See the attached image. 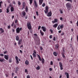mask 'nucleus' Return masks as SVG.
I'll list each match as a JSON object with an SVG mask.
<instances>
[{
    "mask_svg": "<svg viewBox=\"0 0 78 78\" xmlns=\"http://www.w3.org/2000/svg\"><path fill=\"white\" fill-rule=\"evenodd\" d=\"M63 28H64V25H63V24H62L61 25H59L57 27V30H61V29L62 30Z\"/></svg>",
    "mask_w": 78,
    "mask_h": 78,
    "instance_id": "obj_1",
    "label": "nucleus"
},
{
    "mask_svg": "<svg viewBox=\"0 0 78 78\" xmlns=\"http://www.w3.org/2000/svg\"><path fill=\"white\" fill-rule=\"evenodd\" d=\"M66 8L68 10H70L71 8V4L69 3H68L66 4Z\"/></svg>",
    "mask_w": 78,
    "mask_h": 78,
    "instance_id": "obj_2",
    "label": "nucleus"
},
{
    "mask_svg": "<svg viewBox=\"0 0 78 78\" xmlns=\"http://www.w3.org/2000/svg\"><path fill=\"white\" fill-rule=\"evenodd\" d=\"M34 53H33L32 55L33 56V58H36V50H34L33 51Z\"/></svg>",
    "mask_w": 78,
    "mask_h": 78,
    "instance_id": "obj_3",
    "label": "nucleus"
},
{
    "mask_svg": "<svg viewBox=\"0 0 78 78\" xmlns=\"http://www.w3.org/2000/svg\"><path fill=\"white\" fill-rule=\"evenodd\" d=\"M27 27L28 29H31V24L30 23H27Z\"/></svg>",
    "mask_w": 78,
    "mask_h": 78,
    "instance_id": "obj_4",
    "label": "nucleus"
},
{
    "mask_svg": "<svg viewBox=\"0 0 78 78\" xmlns=\"http://www.w3.org/2000/svg\"><path fill=\"white\" fill-rule=\"evenodd\" d=\"M34 35L35 36L34 37V39H36V40H37V39L38 41H39V38L37 37V35L36 34H34Z\"/></svg>",
    "mask_w": 78,
    "mask_h": 78,
    "instance_id": "obj_5",
    "label": "nucleus"
},
{
    "mask_svg": "<svg viewBox=\"0 0 78 78\" xmlns=\"http://www.w3.org/2000/svg\"><path fill=\"white\" fill-rule=\"evenodd\" d=\"M15 59L16 61V63L17 64H18L19 63V58H18V57L16 56H15Z\"/></svg>",
    "mask_w": 78,
    "mask_h": 78,
    "instance_id": "obj_6",
    "label": "nucleus"
},
{
    "mask_svg": "<svg viewBox=\"0 0 78 78\" xmlns=\"http://www.w3.org/2000/svg\"><path fill=\"white\" fill-rule=\"evenodd\" d=\"M59 65L60 68V70H63V68L62 67V64L61 62H59Z\"/></svg>",
    "mask_w": 78,
    "mask_h": 78,
    "instance_id": "obj_7",
    "label": "nucleus"
},
{
    "mask_svg": "<svg viewBox=\"0 0 78 78\" xmlns=\"http://www.w3.org/2000/svg\"><path fill=\"white\" fill-rule=\"evenodd\" d=\"M41 29L43 31H44V32H45V31H46V30H47L46 27L44 26H42L41 27Z\"/></svg>",
    "mask_w": 78,
    "mask_h": 78,
    "instance_id": "obj_8",
    "label": "nucleus"
},
{
    "mask_svg": "<svg viewBox=\"0 0 78 78\" xmlns=\"http://www.w3.org/2000/svg\"><path fill=\"white\" fill-rule=\"evenodd\" d=\"M59 48V44H57L55 46V48L56 50H58Z\"/></svg>",
    "mask_w": 78,
    "mask_h": 78,
    "instance_id": "obj_9",
    "label": "nucleus"
},
{
    "mask_svg": "<svg viewBox=\"0 0 78 78\" xmlns=\"http://www.w3.org/2000/svg\"><path fill=\"white\" fill-rule=\"evenodd\" d=\"M26 5V4H25V2H23V6L22 8V9L23 10L24 8H25V6Z\"/></svg>",
    "mask_w": 78,
    "mask_h": 78,
    "instance_id": "obj_10",
    "label": "nucleus"
},
{
    "mask_svg": "<svg viewBox=\"0 0 78 78\" xmlns=\"http://www.w3.org/2000/svg\"><path fill=\"white\" fill-rule=\"evenodd\" d=\"M20 31V28H19V27L17 28L16 29V33H19Z\"/></svg>",
    "mask_w": 78,
    "mask_h": 78,
    "instance_id": "obj_11",
    "label": "nucleus"
},
{
    "mask_svg": "<svg viewBox=\"0 0 78 78\" xmlns=\"http://www.w3.org/2000/svg\"><path fill=\"white\" fill-rule=\"evenodd\" d=\"M51 15H52V13H51V11L48 13V17H51Z\"/></svg>",
    "mask_w": 78,
    "mask_h": 78,
    "instance_id": "obj_12",
    "label": "nucleus"
},
{
    "mask_svg": "<svg viewBox=\"0 0 78 78\" xmlns=\"http://www.w3.org/2000/svg\"><path fill=\"white\" fill-rule=\"evenodd\" d=\"M0 31H1L0 32V34H1L2 33H4V30H3L2 28H0Z\"/></svg>",
    "mask_w": 78,
    "mask_h": 78,
    "instance_id": "obj_13",
    "label": "nucleus"
},
{
    "mask_svg": "<svg viewBox=\"0 0 78 78\" xmlns=\"http://www.w3.org/2000/svg\"><path fill=\"white\" fill-rule=\"evenodd\" d=\"M65 75H66V78H69V74L68 73H67L66 72L65 73Z\"/></svg>",
    "mask_w": 78,
    "mask_h": 78,
    "instance_id": "obj_14",
    "label": "nucleus"
},
{
    "mask_svg": "<svg viewBox=\"0 0 78 78\" xmlns=\"http://www.w3.org/2000/svg\"><path fill=\"white\" fill-rule=\"evenodd\" d=\"M34 6L36 7L37 8L38 6L37 5V2H36V0L34 1Z\"/></svg>",
    "mask_w": 78,
    "mask_h": 78,
    "instance_id": "obj_15",
    "label": "nucleus"
},
{
    "mask_svg": "<svg viewBox=\"0 0 78 78\" xmlns=\"http://www.w3.org/2000/svg\"><path fill=\"white\" fill-rule=\"evenodd\" d=\"M18 42V45H20V44L22 43V39H21L19 40Z\"/></svg>",
    "mask_w": 78,
    "mask_h": 78,
    "instance_id": "obj_16",
    "label": "nucleus"
},
{
    "mask_svg": "<svg viewBox=\"0 0 78 78\" xmlns=\"http://www.w3.org/2000/svg\"><path fill=\"white\" fill-rule=\"evenodd\" d=\"M4 58L5 59H6V60H8V56H9V55H4Z\"/></svg>",
    "mask_w": 78,
    "mask_h": 78,
    "instance_id": "obj_17",
    "label": "nucleus"
},
{
    "mask_svg": "<svg viewBox=\"0 0 78 78\" xmlns=\"http://www.w3.org/2000/svg\"><path fill=\"white\" fill-rule=\"evenodd\" d=\"M43 1V0H39V5H41L42 4Z\"/></svg>",
    "mask_w": 78,
    "mask_h": 78,
    "instance_id": "obj_18",
    "label": "nucleus"
},
{
    "mask_svg": "<svg viewBox=\"0 0 78 78\" xmlns=\"http://www.w3.org/2000/svg\"><path fill=\"white\" fill-rule=\"evenodd\" d=\"M40 33L41 36H44V33L43 31H42L41 30L40 31Z\"/></svg>",
    "mask_w": 78,
    "mask_h": 78,
    "instance_id": "obj_19",
    "label": "nucleus"
},
{
    "mask_svg": "<svg viewBox=\"0 0 78 78\" xmlns=\"http://www.w3.org/2000/svg\"><path fill=\"white\" fill-rule=\"evenodd\" d=\"M58 25V23L55 24L53 25V27L55 28H57Z\"/></svg>",
    "mask_w": 78,
    "mask_h": 78,
    "instance_id": "obj_20",
    "label": "nucleus"
},
{
    "mask_svg": "<svg viewBox=\"0 0 78 78\" xmlns=\"http://www.w3.org/2000/svg\"><path fill=\"white\" fill-rule=\"evenodd\" d=\"M16 39L17 41H19V37L18 36H16Z\"/></svg>",
    "mask_w": 78,
    "mask_h": 78,
    "instance_id": "obj_21",
    "label": "nucleus"
},
{
    "mask_svg": "<svg viewBox=\"0 0 78 78\" xmlns=\"http://www.w3.org/2000/svg\"><path fill=\"white\" fill-rule=\"evenodd\" d=\"M62 55V56L63 58H65V55H64V53H63V52H62L61 53Z\"/></svg>",
    "mask_w": 78,
    "mask_h": 78,
    "instance_id": "obj_22",
    "label": "nucleus"
},
{
    "mask_svg": "<svg viewBox=\"0 0 78 78\" xmlns=\"http://www.w3.org/2000/svg\"><path fill=\"white\" fill-rule=\"evenodd\" d=\"M25 64H26V65H28V64H29V62H28V61L27 60H26L25 62Z\"/></svg>",
    "mask_w": 78,
    "mask_h": 78,
    "instance_id": "obj_23",
    "label": "nucleus"
},
{
    "mask_svg": "<svg viewBox=\"0 0 78 78\" xmlns=\"http://www.w3.org/2000/svg\"><path fill=\"white\" fill-rule=\"evenodd\" d=\"M53 55L55 56H57V55H58V54L56 53V52H54Z\"/></svg>",
    "mask_w": 78,
    "mask_h": 78,
    "instance_id": "obj_24",
    "label": "nucleus"
},
{
    "mask_svg": "<svg viewBox=\"0 0 78 78\" xmlns=\"http://www.w3.org/2000/svg\"><path fill=\"white\" fill-rule=\"evenodd\" d=\"M37 55L38 57L39 61H42V59H41V56H40V55H39L38 54H37Z\"/></svg>",
    "mask_w": 78,
    "mask_h": 78,
    "instance_id": "obj_25",
    "label": "nucleus"
},
{
    "mask_svg": "<svg viewBox=\"0 0 78 78\" xmlns=\"http://www.w3.org/2000/svg\"><path fill=\"white\" fill-rule=\"evenodd\" d=\"M18 67H17V68H16V70H15V73H18V72H17L18 71Z\"/></svg>",
    "mask_w": 78,
    "mask_h": 78,
    "instance_id": "obj_26",
    "label": "nucleus"
},
{
    "mask_svg": "<svg viewBox=\"0 0 78 78\" xmlns=\"http://www.w3.org/2000/svg\"><path fill=\"white\" fill-rule=\"evenodd\" d=\"M5 61V59L4 58L2 59L0 58V62H3Z\"/></svg>",
    "mask_w": 78,
    "mask_h": 78,
    "instance_id": "obj_27",
    "label": "nucleus"
},
{
    "mask_svg": "<svg viewBox=\"0 0 78 78\" xmlns=\"http://www.w3.org/2000/svg\"><path fill=\"white\" fill-rule=\"evenodd\" d=\"M25 11L26 12L28 11V7L27 6H26V8H25Z\"/></svg>",
    "mask_w": 78,
    "mask_h": 78,
    "instance_id": "obj_28",
    "label": "nucleus"
},
{
    "mask_svg": "<svg viewBox=\"0 0 78 78\" xmlns=\"http://www.w3.org/2000/svg\"><path fill=\"white\" fill-rule=\"evenodd\" d=\"M11 12L14 11V8L12 7L11 8Z\"/></svg>",
    "mask_w": 78,
    "mask_h": 78,
    "instance_id": "obj_29",
    "label": "nucleus"
},
{
    "mask_svg": "<svg viewBox=\"0 0 78 78\" xmlns=\"http://www.w3.org/2000/svg\"><path fill=\"white\" fill-rule=\"evenodd\" d=\"M42 61V63L43 64L44 63V61H45V60H44V58H42L41 59Z\"/></svg>",
    "mask_w": 78,
    "mask_h": 78,
    "instance_id": "obj_30",
    "label": "nucleus"
},
{
    "mask_svg": "<svg viewBox=\"0 0 78 78\" xmlns=\"http://www.w3.org/2000/svg\"><path fill=\"white\" fill-rule=\"evenodd\" d=\"M22 14L23 15V16H25L26 15V13L25 12L23 11L22 12Z\"/></svg>",
    "mask_w": 78,
    "mask_h": 78,
    "instance_id": "obj_31",
    "label": "nucleus"
},
{
    "mask_svg": "<svg viewBox=\"0 0 78 78\" xmlns=\"http://www.w3.org/2000/svg\"><path fill=\"white\" fill-rule=\"evenodd\" d=\"M30 5H31L33 3V0H29Z\"/></svg>",
    "mask_w": 78,
    "mask_h": 78,
    "instance_id": "obj_32",
    "label": "nucleus"
},
{
    "mask_svg": "<svg viewBox=\"0 0 78 78\" xmlns=\"http://www.w3.org/2000/svg\"><path fill=\"white\" fill-rule=\"evenodd\" d=\"M45 10L46 11H48V7L46 6L45 7Z\"/></svg>",
    "mask_w": 78,
    "mask_h": 78,
    "instance_id": "obj_33",
    "label": "nucleus"
},
{
    "mask_svg": "<svg viewBox=\"0 0 78 78\" xmlns=\"http://www.w3.org/2000/svg\"><path fill=\"white\" fill-rule=\"evenodd\" d=\"M9 11V7H8V8L7 9V13H8Z\"/></svg>",
    "mask_w": 78,
    "mask_h": 78,
    "instance_id": "obj_34",
    "label": "nucleus"
},
{
    "mask_svg": "<svg viewBox=\"0 0 78 78\" xmlns=\"http://www.w3.org/2000/svg\"><path fill=\"white\" fill-rule=\"evenodd\" d=\"M9 63H11V62H12V59H11V58H10L9 60Z\"/></svg>",
    "mask_w": 78,
    "mask_h": 78,
    "instance_id": "obj_35",
    "label": "nucleus"
},
{
    "mask_svg": "<svg viewBox=\"0 0 78 78\" xmlns=\"http://www.w3.org/2000/svg\"><path fill=\"white\" fill-rule=\"evenodd\" d=\"M58 20L57 19H54V21H55V22L56 23V22H58Z\"/></svg>",
    "mask_w": 78,
    "mask_h": 78,
    "instance_id": "obj_36",
    "label": "nucleus"
},
{
    "mask_svg": "<svg viewBox=\"0 0 78 78\" xmlns=\"http://www.w3.org/2000/svg\"><path fill=\"white\" fill-rule=\"evenodd\" d=\"M25 73H27V74H28V70L27 69H25Z\"/></svg>",
    "mask_w": 78,
    "mask_h": 78,
    "instance_id": "obj_37",
    "label": "nucleus"
},
{
    "mask_svg": "<svg viewBox=\"0 0 78 78\" xmlns=\"http://www.w3.org/2000/svg\"><path fill=\"white\" fill-rule=\"evenodd\" d=\"M66 1H67V2H70L71 3H72V0H65Z\"/></svg>",
    "mask_w": 78,
    "mask_h": 78,
    "instance_id": "obj_38",
    "label": "nucleus"
},
{
    "mask_svg": "<svg viewBox=\"0 0 78 78\" xmlns=\"http://www.w3.org/2000/svg\"><path fill=\"white\" fill-rule=\"evenodd\" d=\"M36 69L37 70H39V69H40V67L38 66V67H36Z\"/></svg>",
    "mask_w": 78,
    "mask_h": 78,
    "instance_id": "obj_39",
    "label": "nucleus"
},
{
    "mask_svg": "<svg viewBox=\"0 0 78 78\" xmlns=\"http://www.w3.org/2000/svg\"><path fill=\"white\" fill-rule=\"evenodd\" d=\"M18 4L19 5H21V2H20V1H18Z\"/></svg>",
    "mask_w": 78,
    "mask_h": 78,
    "instance_id": "obj_40",
    "label": "nucleus"
},
{
    "mask_svg": "<svg viewBox=\"0 0 78 78\" xmlns=\"http://www.w3.org/2000/svg\"><path fill=\"white\" fill-rule=\"evenodd\" d=\"M17 28V26H16V24H14L13 26V28H15V29H16Z\"/></svg>",
    "mask_w": 78,
    "mask_h": 78,
    "instance_id": "obj_41",
    "label": "nucleus"
},
{
    "mask_svg": "<svg viewBox=\"0 0 78 78\" xmlns=\"http://www.w3.org/2000/svg\"><path fill=\"white\" fill-rule=\"evenodd\" d=\"M50 31L51 33H52V34H53V30H52L50 29Z\"/></svg>",
    "mask_w": 78,
    "mask_h": 78,
    "instance_id": "obj_42",
    "label": "nucleus"
},
{
    "mask_svg": "<svg viewBox=\"0 0 78 78\" xmlns=\"http://www.w3.org/2000/svg\"><path fill=\"white\" fill-rule=\"evenodd\" d=\"M14 22L12 23L11 25V26L12 27H13V26H14Z\"/></svg>",
    "mask_w": 78,
    "mask_h": 78,
    "instance_id": "obj_43",
    "label": "nucleus"
},
{
    "mask_svg": "<svg viewBox=\"0 0 78 78\" xmlns=\"http://www.w3.org/2000/svg\"><path fill=\"white\" fill-rule=\"evenodd\" d=\"M2 3H3L2 2H0V8H2Z\"/></svg>",
    "mask_w": 78,
    "mask_h": 78,
    "instance_id": "obj_44",
    "label": "nucleus"
},
{
    "mask_svg": "<svg viewBox=\"0 0 78 78\" xmlns=\"http://www.w3.org/2000/svg\"><path fill=\"white\" fill-rule=\"evenodd\" d=\"M45 6V3H44L42 5V7H44Z\"/></svg>",
    "mask_w": 78,
    "mask_h": 78,
    "instance_id": "obj_45",
    "label": "nucleus"
},
{
    "mask_svg": "<svg viewBox=\"0 0 78 78\" xmlns=\"http://www.w3.org/2000/svg\"><path fill=\"white\" fill-rule=\"evenodd\" d=\"M59 11H60V14H62V13H63L62 10H61V9H60Z\"/></svg>",
    "mask_w": 78,
    "mask_h": 78,
    "instance_id": "obj_46",
    "label": "nucleus"
},
{
    "mask_svg": "<svg viewBox=\"0 0 78 78\" xmlns=\"http://www.w3.org/2000/svg\"><path fill=\"white\" fill-rule=\"evenodd\" d=\"M7 28L8 29H10V28H11V26H10V25H9L8 26Z\"/></svg>",
    "mask_w": 78,
    "mask_h": 78,
    "instance_id": "obj_47",
    "label": "nucleus"
},
{
    "mask_svg": "<svg viewBox=\"0 0 78 78\" xmlns=\"http://www.w3.org/2000/svg\"><path fill=\"white\" fill-rule=\"evenodd\" d=\"M63 52V53H65V51L64 50V48H63V49L62 50Z\"/></svg>",
    "mask_w": 78,
    "mask_h": 78,
    "instance_id": "obj_48",
    "label": "nucleus"
},
{
    "mask_svg": "<svg viewBox=\"0 0 78 78\" xmlns=\"http://www.w3.org/2000/svg\"><path fill=\"white\" fill-rule=\"evenodd\" d=\"M44 11L45 12V14H47V13L48 12V10H44Z\"/></svg>",
    "mask_w": 78,
    "mask_h": 78,
    "instance_id": "obj_49",
    "label": "nucleus"
},
{
    "mask_svg": "<svg viewBox=\"0 0 78 78\" xmlns=\"http://www.w3.org/2000/svg\"><path fill=\"white\" fill-rule=\"evenodd\" d=\"M30 30V33H32V32H33V31L32 30V29H29Z\"/></svg>",
    "mask_w": 78,
    "mask_h": 78,
    "instance_id": "obj_50",
    "label": "nucleus"
},
{
    "mask_svg": "<svg viewBox=\"0 0 78 78\" xmlns=\"http://www.w3.org/2000/svg\"><path fill=\"white\" fill-rule=\"evenodd\" d=\"M36 14L37 16H39V14H38V12H37V11L36 12Z\"/></svg>",
    "mask_w": 78,
    "mask_h": 78,
    "instance_id": "obj_51",
    "label": "nucleus"
},
{
    "mask_svg": "<svg viewBox=\"0 0 78 78\" xmlns=\"http://www.w3.org/2000/svg\"><path fill=\"white\" fill-rule=\"evenodd\" d=\"M50 64L51 65H52L53 64V62L52 61L51 62Z\"/></svg>",
    "mask_w": 78,
    "mask_h": 78,
    "instance_id": "obj_52",
    "label": "nucleus"
},
{
    "mask_svg": "<svg viewBox=\"0 0 78 78\" xmlns=\"http://www.w3.org/2000/svg\"><path fill=\"white\" fill-rule=\"evenodd\" d=\"M30 57L31 59H32V60H33V57H32V55H30Z\"/></svg>",
    "mask_w": 78,
    "mask_h": 78,
    "instance_id": "obj_53",
    "label": "nucleus"
},
{
    "mask_svg": "<svg viewBox=\"0 0 78 78\" xmlns=\"http://www.w3.org/2000/svg\"><path fill=\"white\" fill-rule=\"evenodd\" d=\"M53 41H56V37H54L53 39Z\"/></svg>",
    "mask_w": 78,
    "mask_h": 78,
    "instance_id": "obj_54",
    "label": "nucleus"
},
{
    "mask_svg": "<svg viewBox=\"0 0 78 78\" xmlns=\"http://www.w3.org/2000/svg\"><path fill=\"white\" fill-rule=\"evenodd\" d=\"M27 78H30V75H27Z\"/></svg>",
    "mask_w": 78,
    "mask_h": 78,
    "instance_id": "obj_55",
    "label": "nucleus"
},
{
    "mask_svg": "<svg viewBox=\"0 0 78 78\" xmlns=\"http://www.w3.org/2000/svg\"><path fill=\"white\" fill-rule=\"evenodd\" d=\"M41 26H39L38 27V30H40V29H41Z\"/></svg>",
    "mask_w": 78,
    "mask_h": 78,
    "instance_id": "obj_56",
    "label": "nucleus"
},
{
    "mask_svg": "<svg viewBox=\"0 0 78 78\" xmlns=\"http://www.w3.org/2000/svg\"><path fill=\"white\" fill-rule=\"evenodd\" d=\"M49 38L50 39H52V35H51L49 36Z\"/></svg>",
    "mask_w": 78,
    "mask_h": 78,
    "instance_id": "obj_57",
    "label": "nucleus"
},
{
    "mask_svg": "<svg viewBox=\"0 0 78 78\" xmlns=\"http://www.w3.org/2000/svg\"><path fill=\"white\" fill-rule=\"evenodd\" d=\"M0 56H4V55L2 54H0Z\"/></svg>",
    "mask_w": 78,
    "mask_h": 78,
    "instance_id": "obj_58",
    "label": "nucleus"
},
{
    "mask_svg": "<svg viewBox=\"0 0 78 78\" xmlns=\"http://www.w3.org/2000/svg\"><path fill=\"white\" fill-rule=\"evenodd\" d=\"M7 53H8V52L7 51H6L4 52V54H6Z\"/></svg>",
    "mask_w": 78,
    "mask_h": 78,
    "instance_id": "obj_59",
    "label": "nucleus"
},
{
    "mask_svg": "<svg viewBox=\"0 0 78 78\" xmlns=\"http://www.w3.org/2000/svg\"><path fill=\"white\" fill-rule=\"evenodd\" d=\"M17 21H18V20H16L15 21V23H17Z\"/></svg>",
    "mask_w": 78,
    "mask_h": 78,
    "instance_id": "obj_60",
    "label": "nucleus"
},
{
    "mask_svg": "<svg viewBox=\"0 0 78 78\" xmlns=\"http://www.w3.org/2000/svg\"><path fill=\"white\" fill-rule=\"evenodd\" d=\"M40 50H43V48H42V47H40Z\"/></svg>",
    "mask_w": 78,
    "mask_h": 78,
    "instance_id": "obj_61",
    "label": "nucleus"
},
{
    "mask_svg": "<svg viewBox=\"0 0 78 78\" xmlns=\"http://www.w3.org/2000/svg\"><path fill=\"white\" fill-rule=\"evenodd\" d=\"M49 70H50V71H52V68H49Z\"/></svg>",
    "mask_w": 78,
    "mask_h": 78,
    "instance_id": "obj_62",
    "label": "nucleus"
},
{
    "mask_svg": "<svg viewBox=\"0 0 78 78\" xmlns=\"http://www.w3.org/2000/svg\"><path fill=\"white\" fill-rule=\"evenodd\" d=\"M2 12V9H0V13Z\"/></svg>",
    "mask_w": 78,
    "mask_h": 78,
    "instance_id": "obj_63",
    "label": "nucleus"
},
{
    "mask_svg": "<svg viewBox=\"0 0 78 78\" xmlns=\"http://www.w3.org/2000/svg\"><path fill=\"white\" fill-rule=\"evenodd\" d=\"M52 23H55V21L54 20L52 21Z\"/></svg>",
    "mask_w": 78,
    "mask_h": 78,
    "instance_id": "obj_64",
    "label": "nucleus"
}]
</instances>
